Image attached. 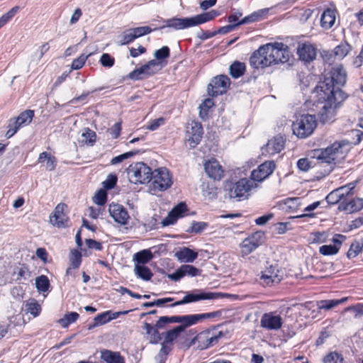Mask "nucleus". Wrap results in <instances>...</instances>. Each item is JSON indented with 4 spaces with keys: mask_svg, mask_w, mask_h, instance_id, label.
I'll return each instance as SVG.
<instances>
[{
    "mask_svg": "<svg viewBox=\"0 0 363 363\" xmlns=\"http://www.w3.org/2000/svg\"><path fill=\"white\" fill-rule=\"evenodd\" d=\"M222 311L218 310L210 313L191 314L184 315L161 316L156 322L157 328H164L170 323H181V325L167 331L165 342H171L177 339L186 328L195 325L206 319H213L222 315Z\"/></svg>",
    "mask_w": 363,
    "mask_h": 363,
    "instance_id": "1",
    "label": "nucleus"
},
{
    "mask_svg": "<svg viewBox=\"0 0 363 363\" xmlns=\"http://www.w3.org/2000/svg\"><path fill=\"white\" fill-rule=\"evenodd\" d=\"M348 95L343 90H338L336 95L333 92L319 93V101L322 106L319 109V123L330 125L337 120L338 109L347 99Z\"/></svg>",
    "mask_w": 363,
    "mask_h": 363,
    "instance_id": "2",
    "label": "nucleus"
},
{
    "mask_svg": "<svg viewBox=\"0 0 363 363\" xmlns=\"http://www.w3.org/2000/svg\"><path fill=\"white\" fill-rule=\"evenodd\" d=\"M347 80V72L342 64H338L330 69H325L323 74V81L319 82V89L322 93L333 92L336 95L340 87L344 86Z\"/></svg>",
    "mask_w": 363,
    "mask_h": 363,
    "instance_id": "3",
    "label": "nucleus"
},
{
    "mask_svg": "<svg viewBox=\"0 0 363 363\" xmlns=\"http://www.w3.org/2000/svg\"><path fill=\"white\" fill-rule=\"evenodd\" d=\"M258 184L250 178L243 177L238 179H230L225 181L224 188L230 199L241 201L248 199Z\"/></svg>",
    "mask_w": 363,
    "mask_h": 363,
    "instance_id": "4",
    "label": "nucleus"
},
{
    "mask_svg": "<svg viewBox=\"0 0 363 363\" xmlns=\"http://www.w3.org/2000/svg\"><path fill=\"white\" fill-rule=\"evenodd\" d=\"M342 144L335 142L330 146L321 151L319 155V177L330 174L335 165V160L342 155Z\"/></svg>",
    "mask_w": 363,
    "mask_h": 363,
    "instance_id": "5",
    "label": "nucleus"
},
{
    "mask_svg": "<svg viewBox=\"0 0 363 363\" xmlns=\"http://www.w3.org/2000/svg\"><path fill=\"white\" fill-rule=\"evenodd\" d=\"M219 15V13L216 10L203 13L194 16L191 18H172L167 19L165 23L166 25L161 27V28L166 27L172 28L175 30H182L190 27H194L206 22H208Z\"/></svg>",
    "mask_w": 363,
    "mask_h": 363,
    "instance_id": "6",
    "label": "nucleus"
},
{
    "mask_svg": "<svg viewBox=\"0 0 363 363\" xmlns=\"http://www.w3.org/2000/svg\"><path fill=\"white\" fill-rule=\"evenodd\" d=\"M317 126L315 115L303 114L292 123V130L298 138H306L311 135Z\"/></svg>",
    "mask_w": 363,
    "mask_h": 363,
    "instance_id": "7",
    "label": "nucleus"
},
{
    "mask_svg": "<svg viewBox=\"0 0 363 363\" xmlns=\"http://www.w3.org/2000/svg\"><path fill=\"white\" fill-rule=\"evenodd\" d=\"M150 189L155 194L164 191L169 189L173 184L172 175L166 167H160L152 172Z\"/></svg>",
    "mask_w": 363,
    "mask_h": 363,
    "instance_id": "8",
    "label": "nucleus"
},
{
    "mask_svg": "<svg viewBox=\"0 0 363 363\" xmlns=\"http://www.w3.org/2000/svg\"><path fill=\"white\" fill-rule=\"evenodd\" d=\"M265 47L270 55L272 65L287 62L291 56L289 46L281 42L267 43Z\"/></svg>",
    "mask_w": 363,
    "mask_h": 363,
    "instance_id": "9",
    "label": "nucleus"
},
{
    "mask_svg": "<svg viewBox=\"0 0 363 363\" xmlns=\"http://www.w3.org/2000/svg\"><path fill=\"white\" fill-rule=\"evenodd\" d=\"M223 336L221 331L216 333L213 330H206L197 334L191 344L196 345L199 350H205L216 345Z\"/></svg>",
    "mask_w": 363,
    "mask_h": 363,
    "instance_id": "10",
    "label": "nucleus"
},
{
    "mask_svg": "<svg viewBox=\"0 0 363 363\" xmlns=\"http://www.w3.org/2000/svg\"><path fill=\"white\" fill-rule=\"evenodd\" d=\"M264 233L262 231H256L245 238L240 244V253L244 257L249 255L264 242Z\"/></svg>",
    "mask_w": 363,
    "mask_h": 363,
    "instance_id": "11",
    "label": "nucleus"
},
{
    "mask_svg": "<svg viewBox=\"0 0 363 363\" xmlns=\"http://www.w3.org/2000/svg\"><path fill=\"white\" fill-rule=\"evenodd\" d=\"M152 172L144 162H136L129 167L128 174L135 184H145L151 181Z\"/></svg>",
    "mask_w": 363,
    "mask_h": 363,
    "instance_id": "12",
    "label": "nucleus"
},
{
    "mask_svg": "<svg viewBox=\"0 0 363 363\" xmlns=\"http://www.w3.org/2000/svg\"><path fill=\"white\" fill-rule=\"evenodd\" d=\"M283 279V273L277 264H269L262 272L260 281L264 286L278 284Z\"/></svg>",
    "mask_w": 363,
    "mask_h": 363,
    "instance_id": "13",
    "label": "nucleus"
},
{
    "mask_svg": "<svg viewBox=\"0 0 363 363\" xmlns=\"http://www.w3.org/2000/svg\"><path fill=\"white\" fill-rule=\"evenodd\" d=\"M219 294L214 292H203L200 290H195L188 292L182 300L172 303L169 306L174 307L189 303L196 302L201 300L216 299L219 297Z\"/></svg>",
    "mask_w": 363,
    "mask_h": 363,
    "instance_id": "14",
    "label": "nucleus"
},
{
    "mask_svg": "<svg viewBox=\"0 0 363 363\" xmlns=\"http://www.w3.org/2000/svg\"><path fill=\"white\" fill-rule=\"evenodd\" d=\"M186 127V142L191 148L196 147L201 141L203 129L200 122L192 121Z\"/></svg>",
    "mask_w": 363,
    "mask_h": 363,
    "instance_id": "15",
    "label": "nucleus"
},
{
    "mask_svg": "<svg viewBox=\"0 0 363 363\" xmlns=\"http://www.w3.org/2000/svg\"><path fill=\"white\" fill-rule=\"evenodd\" d=\"M283 323V318L277 311L264 313L260 319V326L267 330H278Z\"/></svg>",
    "mask_w": 363,
    "mask_h": 363,
    "instance_id": "16",
    "label": "nucleus"
},
{
    "mask_svg": "<svg viewBox=\"0 0 363 363\" xmlns=\"http://www.w3.org/2000/svg\"><path fill=\"white\" fill-rule=\"evenodd\" d=\"M252 67L256 69L264 68L272 65L270 55L266 49L265 45H262L255 50L250 58Z\"/></svg>",
    "mask_w": 363,
    "mask_h": 363,
    "instance_id": "17",
    "label": "nucleus"
},
{
    "mask_svg": "<svg viewBox=\"0 0 363 363\" xmlns=\"http://www.w3.org/2000/svg\"><path fill=\"white\" fill-rule=\"evenodd\" d=\"M275 167L274 161H265L251 172L250 178L257 184L262 182L273 173Z\"/></svg>",
    "mask_w": 363,
    "mask_h": 363,
    "instance_id": "18",
    "label": "nucleus"
},
{
    "mask_svg": "<svg viewBox=\"0 0 363 363\" xmlns=\"http://www.w3.org/2000/svg\"><path fill=\"white\" fill-rule=\"evenodd\" d=\"M67 205L65 203H58L50 216V223L57 228L68 226L69 217L66 213Z\"/></svg>",
    "mask_w": 363,
    "mask_h": 363,
    "instance_id": "19",
    "label": "nucleus"
},
{
    "mask_svg": "<svg viewBox=\"0 0 363 363\" xmlns=\"http://www.w3.org/2000/svg\"><path fill=\"white\" fill-rule=\"evenodd\" d=\"M229 85L230 79L227 76H217L208 84V94L213 97L221 95L227 91Z\"/></svg>",
    "mask_w": 363,
    "mask_h": 363,
    "instance_id": "20",
    "label": "nucleus"
},
{
    "mask_svg": "<svg viewBox=\"0 0 363 363\" xmlns=\"http://www.w3.org/2000/svg\"><path fill=\"white\" fill-rule=\"evenodd\" d=\"M203 166L205 172L209 178L220 181L224 177V169L223 167L214 157L206 160Z\"/></svg>",
    "mask_w": 363,
    "mask_h": 363,
    "instance_id": "21",
    "label": "nucleus"
},
{
    "mask_svg": "<svg viewBox=\"0 0 363 363\" xmlns=\"http://www.w3.org/2000/svg\"><path fill=\"white\" fill-rule=\"evenodd\" d=\"M187 206L185 203H179L174 206L168 213V216L162 221L163 227L168 226L175 223L179 218L183 217L184 213L187 211Z\"/></svg>",
    "mask_w": 363,
    "mask_h": 363,
    "instance_id": "22",
    "label": "nucleus"
},
{
    "mask_svg": "<svg viewBox=\"0 0 363 363\" xmlns=\"http://www.w3.org/2000/svg\"><path fill=\"white\" fill-rule=\"evenodd\" d=\"M338 209L349 213L359 212L363 209V199L356 197L351 199H345L340 203Z\"/></svg>",
    "mask_w": 363,
    "mask_h": 363,
    "instance_id": "23",
    "label": "nucleus"
},
{
    "mask_svg": "<svg viewBox=\"0 0 363 363\" xmlns=\"http://www.w3.org/2000/svg\"><path fill=\"white\" fill-rule=\"evenodd\" d=\"M109 213L113 220L120 224L125 225L128 223L129 215L126 209L120 204L111 203L109 205Z\"/></svg>",
    "mask_w": 363,
    "mask_h": 363,
    "instance_id": "24",
    "label": "nucleus"
},
{
    "mask_svg": "<svg viewBox=\"0 0 363 363\" xmlns=\"http://www.w3.org/2000/svg\"><path fill=\"white\" fill-rule=\"evenodd\" d=\"M286 140L283 135L278 134L268 140L266 145V152L269 155H275L280 152L285 146Z\"/></svg>",
    "mask_w": 363,
    "mask_h": 363,
    "instance_id": "25",
    "label": "nucleus"
},
{
    "mask_svg": "<svg viewBox=\"0 0 363 363\" xmlns=\"http://www.w3.org/2000/svg\"><path fill=\"white\" fill-rule=\"evenodd\" d=\"M337 11L335 8H328L324 10L320 18V26L325 30L331 28L336 21Z\"/></svg>",
    "mask_w": 363,
    "mask_h": 363,
    "instance_id": "26",
    "label": "nucleus"
},
{
    "mask_svg": "<svg viewBox=\"0 0 363 363\" xmlns=\"http://www.w3.org/2000/svg\"><path fill=\"white\" fill-rule=\"evenodd\" d=\"M297 53L301 60L311 62L315 59L316 50L312 45L303 43L298 46Z\"/></svg>",
    "mask_w": 363,
    "mask_h": 363,
    "instance_id": "27",
    "label": "nucleus"
},
{
    "mask_svg": "<svg viewBox=\"0 0 363 363\" xmlns=\"http://www.w3.org/2000/svg\"><path fill=\"white\" fill-rule=\"evenodd\" d=\"M345 239V236L342 235H336L333 239V245H323L319 248V252L324 255H333L336 254L342 244V240Z\"/></svg>",
    "mask_w": 363,
    "mask_h": 363,
    "instance_id": "28",
    "label": "nucleus"
},
{
    "mask_svg": "<svg viewBox=\"0 0 363 363\" xmlns=\"http://www.w3.org/2000/svg\"><path fill=\"white\" fill-rule=\"evenodd\" d=\"M127 313L128 311L112 312L111 311H107L99 313L94 319V326L104 325L112 320L116 319L121 314H126Z\"/></svg>",
    "mask_w": 363,
    "mask_h": 363,
    "instance_id": "29",
    "label": "nucleus"
},
{
    "mask_svg": "<svg viewBox=\"0 0 363 363\" xmlns=\"http://www.w3.org/2000/svg\"><path fill=\"white\" fill-rule=\"evenodd\" d=\"M175 256L180 262H193L198 257V252L184 247L176 252Z\"/></svg>",
    "mask_w": 363,
    "mask_h": 363,
    "instance_id": "30",
    "label": "nucleus"
},
{
    "mask_svg": "<svg viewBox=\"0 0 363 363\" xmlns=\"http://www.w3.org/2000/svg\"><path fill=\"white\" fill-rule=\"evenodd\" d=\"M46 160L45 169L49 172L54 171L57 167V158L48 152H43L38 158V163H43Z\"/></svg>",
    "mask_w": 363,
    "mask_h": 363,
    "instance_id": "31",
    "label": "nucleus"
},
{
    "mask_svg": "<svg viewBox=\"0 0 363 363\" xmlns=\"http://www.w3.org/2000/svg\"><path fill=\"white\" fill-rule=\"evenodd\" d=\"M101 358L106 363H125V359L120 352L108 350L101 351Z\"/></svg>",
    "mask_w": 363,
    "mask_h": 363,
    "instance_id": "32",
    "label": "nucleus"
},
{
    "mask_svg": "<svg viewBox=\"0 0 363 363\" xmlns=\"http://www.w3.org/2000/svg\"><path fill=\"white\" fill-rule=\"evenodd\" d=\"M143 328L145 330L146 334L148 335L150 342L152 344H157L161 340V336L158 331V329L155 326H152L150 323L145 322Z\"/></svg>",
    "mask_w": 363,
    "mask_h": 363,
    "instance_id": "33",
    "label": "nucleus"
},
{
    "mask_svg": "<svg viewBox=\"0 0 363 363\" xmlns=\"http://www.w3.org/2000/svg\"><path fill=\"white\" fill-rule=\"evenodd\" d=\"M268 13V11L266 9H261L257 11H255L252 13H251L249 16H247L242 18L238 24L239 26L243 25V24H248L250 23L257 22L261 20H263L265 18L267 14Z\"/></svg>",
    "mask_w": 363,
    "mask_h": 363,
    "instance_id": "34",
    "label": "nucleus"
},
{
    "mask_svg": "<svg viewBox=\"0 0 363 363\" xmlns=\"http://www.w3.org/2000/svg\"><path fill=\"white\" fill-rule=\"evenodd\" d=\"M30 272L28 267L24 263H18L15 266L12 272V276L16 277V281L21 282L23 279H26V276H29Z\"/></svg>",
    "mask_w": 363,
    "mask_h": 363,
    "instance_id": "35",
    "label": "nucleus"
},
{
    "mask_svg": "<svg viewBox=\"0 0 363 363\" xmlns=\"http://www.w3.org/2000/svg\"><path fill=\"white\" fill-rule=\"evenodd\" d=\"M352 50V47L347 41L341 42L333 50L337 60H342Z\"/></svg>",
    "mask_w": 363,
    "mask_h": 363,
    "instance_id": "36",
    "label": "nucleus"
},
{
    "mask_svg": "<svg viewBox=\"0 0 363 363\" xmlns=\"http://www.w3.org/2000/svg\"><path fill=\"white\" fill-rule=\"evenodd\" d=\"M347 297H343L340 299H327L319 301V311H330L338 305L343 303L347 301Z\"/></svg>",
    "mask_w": 363,
    "mask_h": 363,
    "instance_id": "37",
    "label": "nucleus"
},
{
    "mask_svg": "<svg viewBox=\"0 0 363 363\" xmlns=\"http://www.w3.org/2000/svg\"><path fill=\"white\" fill-rule=\"evenodd\" d=\"M301 204L300 198H289L284 201L283 208L287 212L297 213L300 208Z\"/></svg>",
    "mask_w": 363,
    "mask_h": 363,
    "instance_id": "38",
    "label": "nucleus"
},
{
    "mask_svg": "<svg viewBox=\"0 0 363 363\" xmlns=\"http://www.w3.org/2000/svg\"><path fill=\"white\" fill-rule=\"evenodd\" d=\"M34 115V111L29 109L21 112L18 117L13 118L21 127H23L28 125L31 123Z\"/></svg>",
    "mask_w": 363,
    "mask_h": 363,
    "instance_id": "39",
    "label": "nucleus"
},
{
    "mask_svg": "<svg viewBox=\"0 0 363 363\" xmlns=\"http://www.w3.org/2000/svg\"><path fill=\"white\" fill-rule=\"evenodd\" d=\"M135 272L136 275L144 281H150L153 276L150 269L145 265L135 264Z\"/></svg>",
    "mask_w": 363,
    "mask_h": 363,
    "instance_id": "40",
    "label": "nucleus"
},
{
    "mask_svg": "<svg viewBox=\"0 0 363 363\" xmlns=\"http://www.w3.org/2000/svg\"><path fill=\"white\" fill-rule=\"evenodd\" d=\"M215 104L212 99L208 98L203 100L199 106V116L203 120L208 118L209 110L214 106Z\"/></svg>",
    "mask_w": 363,
    "mask_h": 363,
    "instance_id": "41",
    "label": "nucleus"
},
{
    "mask_svg": "<svg viewBox=\"0 0 363 363\" xmlns=\"http://www.w3.org/2000/svg\"><path fill=\"white\" fill-rule=\"evenodd\" d=\"M245 71V65L243 62L236 61L230 66V74L234 79H238L243 75Z\"/></svg>",
    "mask_w": 363,
    "mask_h": 363,
    "instance_id": "42",
    "label": "nucleus"
},
{
    "mask_svg": "<svg viewBox=\"0 0 363 363\" xmlns=\"http://www.w3.org/2000/svg\"><path fill=\"white\" fill-rule=\"evenodd\" d=\"M152 258V255L151 252L148 250H141L134 255V259L137 262V264H141V265H144L145 264L150 262Z\"/></svg>",
    "mask_w": 363,
    "mask_h": 363,
    "instance_id": "43",
    "label": "nucleus"
},
{
    "mask_svg": "<svg viewBox=\"0 0 363 363\" xmlns=\"http://www.w3.org/2000/svg\"><path fill=\"white\" fill-rule=\"evenodd\" d=\"M35 286L38 291L46 292L48 291L50 284L47 276L40 275L35 279Z\"/></svg>",
    "mask_w": 363,
    "mask_h": 363,
    "instance_id": "44",
    "label": "nucleus"
},
{
    "mask_svg": "<svg viewBox=\"0 0 363 363\" xmlns=\"http://www.w3.org/2000/svg\"><path fill=\"white\" fill-rule=\"evenodd\" d=\"M355 186L356 184L354 182H351L337 188V190L342 201L345 199H348L347 197L353 194V189L355 188Z\"/></svg>",
    "mask_w": 363,
    "mask_h": 363,
    "instance_id": "45",
    "label": "nucleus"
},
{
    "mask_svg": "<svg viewBox=\"0 0 363 363\" xmlns=\"http://www.w3.org/2000/svg\"><path fill=\"white\" fill-rule=\"evenodd\" d=\"M26 311L34 317H37L41 312V306L35 299H31L26 303Z\"/></svg>",
    "mask_w": 363,
    "mask_h": 363,
    "instance_id": "46",
    "label": "nucleus"
},
{
    "mask_svg": "<svg viewBox=\"0 0 363 363\" xmlns=\"http://www.w3.org/2000/svg\"><path fill=\"white\" fill-rule=\"evenodd\" d=\"M82 254L77 250H73L69 255V266L74 269H78L82 264Z\"/></svg>",
    "mask_w": 363,
    "mask_h": 363,
    "instance_id": "47",
    "label": "nucleus"
},
{
    "mask_svg": "<svg viewBox=\"0 0 363 363\" xmlns=\"http://www.w3.org/2000/svg\"><path fill=\"white\" fill-rule=\"evenodd\" d=\"M79 317V315L77 312H69L66 313L59 322L63 328H66L71 323L76 322Z\"/></svg>",
    "mask_w": 363,
    "mask_h": 363,
    "instance_id": "48",
    "label": "nucleus"
},
{
    "mask_svg": "<svg viewBox=\"0 0 363 363\" xmlns=\"http://www.w3.org/2000/svg\"><path fill=\"white\" fill-rule=\"evenodd\" d=\"M343 362L342 354L337 352H331L323 359V363H343Z\"/></svg>",
    "mask_w": 363,
    "mask_h": 363,
    "instance_id": "49",
    "label": "nucleus"
},
{
    "mask_svg": "<svg viewBox=\"0 0 363 363\" xmlns=\"http://www.w3.org/2000/svg\"><path fill=\"white\" fill-rule=\"evenodd\" d=\"M18 10L19 6H16L0 17V29L14 17Z\"/></svg>",
    "mask_w": 363,
    "mask_h": 363,
    "instance_id": "50",
    "label": "nucleus"
},
{
    "mask_svg": "<svg viewBox=\"0 0 363 363\" xmlns=\"http://www.w3.org/2000/svg\"><path fill=\"white\" fill-rule=\"evenodd\" d=\"M203 195L205 197H207L208 199H216L218 195V189L217 187L211 184H207L203 188Z\"/></svg>",
    "mask_w": 363,
    "mask_h": 363,
    "instance_id": "51",
    "label": "nucleus"
},
{
    "mask_svg": "<svg viewBox=\"0 0 363 363\" xmlns=\"http://www.w3.org/2000/svg\"><path fill=\"white\" fill-rule=\"evenodd\" d=\"M139 153H140L139 150H133V151L125 152L123 154H121L120 155L113 157L111 160V164L114 165V164L121 163L123 160H125L129 157H131L133 156H135Z\"/></svg>",
    "mask_w": 363,
    "mask_h": 363,
    "instance_id": "52",
    "label": "nucleus"
},
{
    "mask_svg": "<svg viewBox=\"0 0 363 363\" xmlns=\"http://www.w3.org/2000/svg\"><path fill=\"white\" fill-rule=\"evenodd\" d=\"M208 226V223L206 222L193 221L187 232L199 234L202 233Z\"/></svg>",
    "mask_w": 363,
    "mask_h": 363,
    "instance_id": "53",
    "label": "nucleus"
},
{
    "mask_svg": "<svg viewBox=\"0 0 363 363\" xmlns=\"http://www.w3.org/2000/svg\"><path fill=\"white\" fill-rule=\"evenodd\" d=\"M21 126L14 120V118H11L9 121V124L7 126V131L6 133V137L7 138H10L13 136L17 131L20 129Z\"/></svg>",
    "mask_w": 363,
    "mask_h": 363,
    "instance_id": "54",
    "label": "nucleus"
},
{
    "mask_svg": "<svg viewBox=\"0 0 363 363\" xmlns=\"http://www.w3.org/2000/svg\"><path fill=\"white\" fill-rule=\"evenodd\" d=\"M181 267L183 271L184 277L187 275L193 277L201 274V271L193 265L184 264L182 265Z\"/></svg>",
    "mask_w": 363,
    "mask_h": 363,
    "instance_id": "55",
    "label": "nucleus"
},
{
    "mask_svg": "<svg viewBox=\"0 0 363 363\" xmlns=\"http://www.w3.org/2000/svg\"><path fill=\"white\" fill-rule=\"evenodd\" d=\"M93 201L99 206L104 205L107 201V193L106 190H99L93 197Z\"/></svg>",
    "mask_w": 363,
    "mask_h": 363,
    "instance_id": "56",
    "label": "nucleus"
},
{
    "mask_svg": "<svg viewBox=\"0 0 363 363\" xmlns=\"http://www.w3.org/2000/svg\"><path fill=\"white\" fill-rule=\"evenodd\" d=\"M157 65V62L155 60H150L147 63L140 67L143 71L145 76H152L156 73V71L152 69L153 67Z\"/></svg>",
    "mask_w": 363,
    "mask_h": 363,
    "instance_id": "57",
    "label": "nucleus"
},
{
    "mask_svg": "<svg viewBox=\"0 0 363 363\" xmlns=\"http://www.w3.org/2000/svg\"><path fill=\"white\" fill-rule=\"evenodd\" d=\"M321 57L324 63L328 64L330 65L334 64L335 61L337 60V57L335 56V52L333 50L323 51L321 53Z\"/></svg>",
    "mask_w": 363,
    "mask_h": 363,
    "instance_id": "58",
    "label": "nucleus"
},
{
    "mask_svg": "<svg viewBox=\"0 0 363 363\" xmlns=\"http://www.w3.org/2000/svg\"><path fill=\"white\" fill-rule=\"evenodd\" d=\"M325 200L329 204H332V205L337 204V203L340 204V203L341 201H342L337 189H334L330 193H329L326 196Z\"/></svg>",
    "mask_w": 363,
    "mask_h": 363,
    "instance_id": "59",
    "label": "nucleus"
},
{
    "mask_svg": "<svg viewBox=\"0 0 363 363\" xmlns=\"http://www.w3.org/2000/svg\"><path fill=\"white\" fill-rule=\"evenodd\" d=\"M82 137L84 138L86 143H89L92 145L96 142V134L94 130L87 128L82 133Z\"/></svg>",
    "mask_w": 363,
    "mask_h": 363,
    "instance_id": "60",
    "label": "nucleus"
},
{
    "mask_svg": "<svg viewBox=\"0 0 363 363\" xmlns=\"http://www.w3.org/2000/svg\"><path fill=\"white\" fill-rule=\"evenodd\" d=\"M170 55V50L167 46H163L160 49L155 50L154 56L158 60L167 59Z\"/></svg>",
    "mask_w": 363,
    "mask_h": 363,
    "instance_id": "61",
    "label": "nucleus"
},
{
    "mask_svg": "<svg viewBox=\"0 0 363 363\" xmlns=\"http://www.w3.org/2000/svg\"><path fill=\"white\" fill-rule=\"evenodd\" d=\"M362 247L359 243L355 242L350 245L349 250L347 251V256L348 258H354L357 257L361 252Z\"/></svg>",
    "mask_w": 363,
    "mask_h": 363,
    "instance_id": "62",
    "label": "nucleus"
},
{
    "mask_svg": "<svg viewBox=\"0 0 363 363\" xmlns=\"http://www.w3.org/2000/svg\"><path fill=\"white\" fill-rule=\"evenodd\" d=\"M135 39V35L132 29L126 30L123 34L121 45H128L133 42Z\"/></svg>",
    "mask_w": 363,
    "mask_h": 363,
    "instance_id": "63",
    "label": "nucleus"
},
{
    "mask_svg": "<svg viewBox=\"0 0 363 363\" xmlns=\"http://www.w3.org/2000/svg\"><path fill=\"white\" fill-rule=\"evenodd\" d=\"M345 311H353L355 318H359L363 315V303H357L354 306H348L345 309Z\"/></svg>",
    "mask_w": 363,
    "mask_h": 363,
    "instance_id": "64",
    "label": "nucleus"
}]
</instances>
